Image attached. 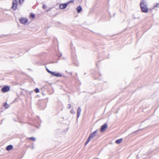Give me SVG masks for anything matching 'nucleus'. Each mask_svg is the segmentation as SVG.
<instances>
[{"mask_svg":"<svg viewBox=\"0 0 159 159\" xmlns=\"http://www.w3.org/2000/svg\"><path fill=\"white\" fill-rule=\"evenodd\" d=\"M90 140H91L89 139V138H88L86 141L84 145H86Z\"/></svg>","mask_w":159,"mask_h":159,"instance_id":"ddd939ff","label":"nucleus"},{"mask_svg":"<svg viewBox=\"0 0 159 159\" xmlns=\"http://www.w3.org/2000/svg\"><path fill=\"white\" fill-rule=\"evenodd\" d=\"M30 16L32 18H34L35 17V15L34 14L31 13L30 15Z\"/></svg>","mask_w":159,"mask_h":159,"instance_id":"4468645a","label":"nucleus"},{"mask_svg":"<svg viewBox=\"0 0 159 159\" xmlns=\"http://www.w3.org/2000/svg\"><path fill=\"white\" fill-rule=\"evenodd\" d=\"M45 5L44 4H43V9H45Z\"/></svg>","mask_w":159,"mask_h":159,"instance_id":"393cba45","label":"nucleus"},{"mask_svg":"<svg viewBox=\"0 0 159 159\" xmlns=\"http://www.w3.org/2000/svg\"><path fill=\"white\" fill-rule=\"evenodd\" d=\"M71 105L70 104H68L67 108L69 109H70L71 108Z\"/></svg>","mask_w":159,"mask_h":159,"instance_id":"4be33fe9","label":"nucleus"},{"mask_svg":"<svg viewBox=\"0 0 159 159\" xmlns=\"http://www.w3.org/2000/svg\"><path fill=\"white\" fill-rule=\"evenodd\" d=\"M50 74L52 76L57 77H61L62 76V75L59 72H53L51 71Z\"/></svg>","mask_w":159,"mask_h":159,"instance_id":"423d86ee","label":"nucleus"},{"mask_svg":"<svg viewBox=\"0 0 159 159\" xmlns=\"http://www.w3.org/2000/svg\"><path fill=\"white\" fill-rule=\"evenodd\" d=\"M74 1L73 0H70V1H69L68 2H66L67 3V5H68V4L70 3H71V2H73Z\"/></svg>","mask_w":159,"mask_h":159,"instance_id":"6ab92c4d","label":"nucleus"},{"mask_svg":"<svg viewBox=\"0 0 159 159\" xmlns=\"http://www.w3.org/2000/svg\"><path fill=\"white\" fill-rule=\"evenodd\" d=\"M154 7H159V3H157L156 4V5L155 6H154Z\"/></svg>","mask_w":159,"mask_h":159,"instance_id":"412c9836","label":"nucleus"},{"mask_svg":"<svg viewBox=\"0 0 159 159\" xmlns=\"http://www.w3.org/2000/svg\"><path fill=\"white\" fill-rule=\"evenodd\" d=\"M122 138L118 139L116 141L115 143L117 144H119L121 143V142L122 141Z\"/></svg>","mask_w":159,"mask_h":159,"instance_id":"f8f14e48","label":"nucleus"},{"mask_svg":"<svg viewBox=\"0 0 159 159\" xmlns=\"http://www.w3.org/2000/svg\"><path fill=\"white\" fill-rule=\"evenodd\" d=\"M70 113H71V114H74L75 112L74 111V110H73V109H71L70 111Z\"/></svg>","mask_w":159,"mask_h":159,"instance_id":"aec40b11","label":"nucleus"},{"mask_svg":"<svg viewBox=\"0 0 159 159\" xmlns=\"http://www.w3.org/2000/svg\"><path fill=\"white\" fill-rule=\"evenodd\" d=\"M140 6L141 11L143 12L144 13L148 12V10L147 3L144 0L141 1L140 2Z\"/></svg>","mask_w":159,"mask_h":159,"instance_id":"f257e3e1","label":"nucleus"},{"mask_svg":"<svg viewBox=\"0 0 159 159\" xmlns=\"http://www.w3.org/2000/svg\"><path fill=\"white\" fill-rule=\"evenodd\" d=\"M51 8H50L49 9L47 10L46 11L47 12L48 11H50L51 10Z\"/></svg>","mask_w":159,"mask_h":159,"instance_id":"b1692460","label":"nucleus"},{"mask_svg":"<svg viewBox=\"0 0 159 159\" xmlns=\"http://www.w3.org/2000/svg\"><path fill=\"white\" fill-rule=\"evenodd\" d=\"M97 133V130H96L94 131L93 133L91 134L89 136L88 138L91 140L95 136L96 134Z\"/></svg>","mask_w":159,"mask_h":159,"instance_id":"39448f33","label":"nucleus"},{"mask_svg":"<svg viewBox=\"0 0 159 159\" xmlns=\"http://www.w3.org/2000/svg\"><path fill=\"white\" fill-rule=\"evenodd\" d=\"M34 91L36 93H38L39 92V89L37 88L35 89Z\"/></svg>","mask_w":159,"mask_h":159,"instance_id":"dca6fc26","label":"nucleus"},{"mask_svg":"<svg viewBox=\"0 0 159 159\" xmlns=\"http://www.w3.org/2000/svg\"><path fill=\"white\" fill-rule=\"evenodd\" d=\"M7 104V102H5L4 104V106L6 107V106Z\"/></svg>","mask_w":159,"mask_h":159,"instance_id":"5701e85b","label":"nucleus"},{"mask_svg":"<svg viewBox=\"0 0 159 159\" xmlns=\"http://www.w3.org/2000/svg\"><path fill=\"white\" fill-rule=\"evenodd\" d=\"M29 139L30 140H33L34 141H35L36 140L35 138L33 137H31Z\"/></svg>","mask_w":159,"mask_h":159,"instance_id":"2eb2a0df","label":"nucleus"},{"mask_svg":"<svg viewBox=\"0 0 159 159\" xmlns=\"http://www.w3.org/2000/svg\"><path fill=\"white\" fill-rule=\"evenodd\" d=\"M67 5V3L66 2L64 3H62L60 5L59 7L60 9H64L66 7Z\"/></svg>","mask_w":159,"mask_h":159,"instance_id":"6e6552de","label":"nucleus"},{"mask_svg":"<svg viewBox=\"0 0 159 159\" xmlns=\"http://www.w3.org/2000/svg\"><path fill=\"white\" fill-rule=\"evenodd\" d=\"M107 127V124H104L102 125L100 129V131L102 132H104Z\"/></svg>","mask_w":159,"mask_h":159,"instance_id":"0eeeda50","label":"nucleus"},{"mask_svg":"<svg viewBox=\"0 0 159 159\" xmlns=\"http://www.w3.org/2000/svg\"><path fill=\"white\" fill-rule=\"evenodd\" d=\"M24 0H19V3L20 4H22Z\"/></svg>","mask_w":159,"mask_h":159,"instance_id":"f3484780","label":"nucleus"},{"mask_svg":"<svg viewBox=\"0 0 159 159\" xmlns=\"http://www.w3.org/2000/svg\"><path fill=\"white\" fill-rule=\"evenodd\" d=\"M76 9L77 12L78 13H79L81 11V10H82V8L80 6H78V7H77Z\"/></svg>","mask_w":159,"mask_h":159,"instance_id":"9b49d317","label":"nucleus"},{"mask_svg":"<svg viewBox=\"0 0 159 159\" xmlns=\"http://www.w3.org/2000/svg\"><path fill=\"white\" fill-rule=\"evenodd\" d=\"M46 70L47 71L48 73H49L50 74L51 72L52 71L50 70L48 68H46Z\"/></svg>","mask_w":159,"mask_h":159,"instance_id":"a211bd4d","label":"nucleus"},{"mask_svg":"<svg viewBox=\"0 0 159 159\" xmlns=\"http://www.w3.org/2000/svg\"><path fill=\"white\" fill-rule=\"evenodd\" d=\"M28 21L27 19L23 17L21 18L20 19V22L23 24H25Z\"/></svg>","mask_w":159,"mask_h":159,"instance_id":"20e7f679","label":"nucleus"},{"mask_svg":"<svg viewBox=\"0 0 159 159\" xmlns=\"http://www.w3.org/2000/svg\"><path fill=\"white\" fill-rule=\"evenodd\" d=\"M13 148V146L12 145H9L7 146L6 148V150L7 151H10Z\"/></svg>","mask_w":159,"mask_h":159,"instance_id":"9d476101","label":"nucleus"},{"mask_svg":"<svg viewBox=\"0 0 159 159\" xmlns=\"http://www.w3.org/2000/svg\"><path fill=\"white\" fill-rule=\"evenodd\" d=\"M81 111V109L80 107H79L77 110V118H78L80 116V113Z\"/></svg>","mask_w":159,"mask_h":159,"instance_id":"1a4fd4ad","label":"nucleus"},{"mask_svg":"<svg viewBox=\"0 0 159 159\" xmlns=\"http://www.w3.org/2000/svg\"><path fill=\"white\" fill-rule=\"evenodd\" d=\"M33 148H33V147H32V149H33Z\"/></svg>","mask_w":159,"mask_h":159,"instance_id":"a878e982","label":"nucleus"},{"mask_svg":"<svg viewBox=\"0 0 159 159\" xmlns=\"http://www.w3.org/2000/svg\"><path fill=\"white\" fill-rule=\"evenodd\" d=\"M10 90V87L6 85L3 87L1 89V91L4 93H6L8 91Z\"/></svg>","mask_w":159,"mask_h":159,"instance_id":"7ed1b4c3","label":"nucleus"},{"mask_svg":"<svg viewBox=\"0 0 159 159\" xmlns=\"http://www.w3.org/2000/svg\"><path fill=\"white\" fill-rule=\"evenodd\" d=\"M11 8L14 10L16 9L18 5V0H13Z\"/></svg>","mask_w":159,"mask_h":159,"instance_id":"f03ea898","label":"nucleus"}]
</instances>
